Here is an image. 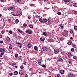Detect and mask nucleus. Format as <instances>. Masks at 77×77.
I'll return each mask as SVG.
<instances>
[{
  "mask_svg": "<svg viewBox=\"0 0 77 77\" xmlns=\"http://www.w3.org/2000/svg\"><path fill=\"white\" fill-rule=\"evenodd\" d=\"M73 6L75 7H77V4L75 3L73 4Z\"/></svg>",
  "mask_w": 77,
  "mask_h": 77,
  "instance_id": "27",
  "label": "nucleus"
},
{
  "mask_svg": "<svg viewBox=\"0 0 77 77\" xmlns=\"http://www.w3.org/2000/svg\"><path fill=\"white\" fill-rule=\"evenodd\" d=\"M6 39L8 41V42H10L11 41V39L9 37H7L6 38Z\"/></svg>",
  "mask_w": 77,
  "mask_h": 77,
  "instance_id": "12",
  "label": "nucleus"
},
{
  "mask_svg": "<svg viewBox=\"0 0 77 77\" xmlns=\"http://www.w3.org/2000/svg\"><path fill=\"white\" fill-rule=\"evenodd\" d=\"M71 50L72 51H74V48H72L71 49Z\"/></svg>",
  "mask_w": 77,
  "mask_h": 77,
  "instance_id": "48",
  "label": "nucleus"
},
{
  "mask_svg": "<svg viewBox=\"0 0 77 77\" xmlns=\"http://www.w3.org/2000/svg\"><path fill=\"white\" fill-rule=\"evenodd\" d=\"M3 36L2 35H0V38H2Z\"/></svg>",
  "mask_w": 77,
  "mask_h": 77,
  "instance_id": "58",
  "label": "nucleus"
},
{
  "mask_svg": "<svg viewBox=\"0 0 77 77\" xmlns=\"http://www.w3.org/2000/svg\"><path fill=\"white\" fill-rule=\"evenodd\" d=\"M69 77H75L74 75L72 74H70L68 75Z\"/></svg>",
  "mask_w": 77,
  "mask_h": 77,
  "instance_id": "8",
  "label": "nucleus"
},
{
  "mask_svg": "<svg viewBox=\"0 0 77 77\" xmlns=\"http://www.w3.org/2000/svg\"><path fill=\"white\" fill-rule=\"evenodd\" d=\"M69 64H71V60H70L69 61Z\"/></svg>",
  "mask_w": 77,
  "mask_h": 77,
  "instance_id": "54",
  "label": "nucleus"
},
{
  "mask_svg": "<svg viewBox=\"0 0 77 77\" xmlns=\"http://www.w3.org/2000/svg\"><path fill=\"white\" fill-rule=\"evenodd\" d=\"M9 48L10 49H12V46L9 47Z\"/></svg>",
  "mask_w": 77,
  "mask_h": 77,
  "instance_id": "51",
  "label": "nucleus"
},
{
  "mask_svg": "<svg viewBox=\"0 0 77 77\" xmlns=\"http://www.w3.org/2000/svg\"><path fill=\"white\" fill-rule=\"evenodd\" d=\"M61 41H63V40H64V38H61L60 39Z\"/></svg>",
  "mask_w": 77,
  "mask_h": 77,
  "instance_id": "42",
  "label": "nucleus"
},
{
  "mask_svg": "<svg viewBox=\"0 0 77 77\" xmlns=\"http://www.w3.org/2000/svg\"><path fill=\"white\" fill-rule=\"evenodd\" d=\"M14 37H16L17 36V34H14Z\"/></svg>",
  "mask_w": 77,
  "mask_h": 77,
  "instance_id": "55",
  "label": "nucleus"
},
{
  "mask_svg": "<svg viewBox=\"0 0 77 77\" xmlns=\"http://www.w3.org/2000/svg\"><path fill=\"white\" fill-rule=\"evenodd\" d=\"M42 49L43 51H46L47 50H48L47 48L45 47H43Z\"/></svg>",
  "mask_w": 77,
  "mask_h": 77,
  "instance_id": "5",
  "label": "nucleus"
},
{
  "mask_svg": "<svg viewBox=\"0 0 77 77\" xmlns=\"http://www.w3.org/2000/svg\"><path fill=\"white\" fill-rule=\"evenodd\" d=\"M16 44H18V45H22V44L20 43L19 42H16Z\"/></svg>",
  "mask_w": 77,
  "mask_h": 77,
  "instance_id": "26",
  "label": "nucleus"
},
{
  "mask_svg": "<svg viewBox=\"0 0 77 77\" xmlns=\"http://www.w3.org/2000/svg\"><path fill=\"white\" fill-rule=\"evenodd\" d=\"M18 72H17V71H15L14 72V75H17L18 74Z\"/></svg>",
  "mask_w": 77,
  "mask_h": 77,
  "instance_id": "22",
  "label": "nucleus"
},
{
  "mask_svg": "<svg viewBox=\"0 0 77 77\" xmlns=\"http://www.w3.org/2000/svg\"><path fill=\"white\" fill-rule=\"evenodd\" d=\"M74 29L76 31L77 30V26H74Z\"/></svg>",
  "mask_w": 77,
  "mask_h": 77,
  "instance_id": "21",
  "label": "nucleus"
},
{
  "mask_svg": "<svg viewBox=\"0 0 77 77\" xmlns=\"http://www.w3.org/2000/svg\"><path fill=\"white\" fill-rule=\"evenodd\" d=\"M3 43V41H0V43H1V44H2V43Z\"/></svg>",
  "mask_w": 77,
  "mask_h": 77,
  "instance_id": "60",
  "label": "nucleus"
},
{
  "mask_svg": "<svg viewBox=\"0 0 77 77\" xmlns=\"http://www.w3.org/2000/svg\"><path fill=\"white\" fill-rule=\"evenodd\" d=\"M18 22H19V21L18 19H16L15 20V23L16 24L18 23Z\"/></svg>",
  "mask_w": 77,
  "mask_h": 77,
  "instance_id": "17",
  "label": "nucleus"
},
{
  "mask_svg": "<svg viewBox=\"0 0 77 77\" xmlns=\"http://www.w3.org/2000/svg\"><path fill=\"white\" fill-rule=\"evenodd\" d=\"M51 41V39H48V42H50Z\"/></svg>",
  "mask_w": 77,
  "mask_h": 77,
  "instance_id": "63",
  "label": "nucleus"
},
{
  "mask_svg": "<svg viewBox=\"0 0 77 77\" xmlns=\"http://www.w3.org/2000/svg\"><path fill=\"white\" fill-rule=\"evenodd\" d=\"M48 24H51V20H50V19H48Z\"/></svg>",
  "mask_w": 77,
  "mask_h": 77,
  "instance_id": "9",
  "label": "nucleus"
},
{
  "mask_svg": "<svg viewBox=\"0 0 77 77\" xmlns=\"http://www.w3.org/2000/svg\"><path fill=\"white\" fill-rule=\"evenodd\" d=\"M30 6H34V4H30Z\"/></svg>",
  "mask_w": 77,
  "mask_h": 77,
  "instance_id": "45",
  "label": "nucleus"
},
{
  "mask_svg": "<svg viewBox=\"0 0 77 77\" xmlns=\"http://www.w3.org/2000/svg\"><path fill=\"white\" fill-rule=\"evenodd\" d=\"M38 63H41V61L40 60L38 61Z\"/></svg>",
  "mask_w": 77,
  "mask_h": 77,
  "instance_id": "43",
  "label": "nucleus"
},
{
  "mask_svg": "<svg viewBox=\"0 0 77 77\" xmlns=\"http://www.w3.org/2000/svg\"><path fill=\"white\" fill-rule=\"evenodd\" d=\"M19 32L20 33H23V32L21 31H20Z\"/></svg>",
  "mask_w": 77,
  "mask_h": 77,
  "instance_id": "57",
  "label": "nucleus"
},
{
  "mask_svg": "<svg viewBox=\"0 0 77 77\" xmlns=\"http://www.w3.org/2000/svg\"><path fill=\"white\" fill-rule=\"evenodd\" d=\"M51 42H53V40L52 39H51Z\"/></svg>",
  "mask_w": 77,
  "mask_h": 77,
  "instance_id": "61",
  "label": "nucleus"
},
{
  "mask_svg": "<svg viewBox=\"0 0 77 77\" xmlns=\"http://www.w3.org/2000/svg\"><path fill=\"white\" fill-rule=\"evenodd\" d=\"M12 9H13V7H10V10Z\"/></svg>",
  "mask_w": 77,
  "mask_h": 77,
  "instance_id": "50",
  "label": "nucleus"
},
{
  "mask_svg": "<svg viewBox=\"0 0 77 77\" xmlns=\"http://www.w3.org/2000/svg\"><path fill=\"white\" fill-rule=\"evenodd\" d=\"M60 75H59V74H58L56 75L55 77H59Z\"/></svg>",
  "mask_w": 77,
  "mask_h": 77,
  "instance_id": "36",
  "label": "nucleus"
},
{
  "mask_svg": "<svg viewBox=\"0 0 77 77\" xmlns=\"http://www.w3.org/2000/svg\"><path fill=\"white\" fill-rule=\"evenodd\" d=\"M68 57H71V56H72V55L70 53V54H68Z\"/></svg>",
  "mask_w": 77,
  "mask_h": 77,
  "instance_id": "15",
  "label": "nucleus"
},
{
  "mask_svg": "<svg viewBox=\"0 0 77 77\" xmlns=\"http://www.w3.org/2000/svg\"><path fill=\"white\" fill-rule=\"evenodd\" d=\"M23 26H24V27H26L27 26V24L26 23H24L23 24Z\"/></svg>",
  "mask_w": 77,
  "mask_h": 77,
  "instance_id": "35",
  "label": "nucleus"
},
{
  "mask_svg": "<svg viewBox=\"0 0 77 77\" xmlns=\"http://www.w3.org/2000/svg\"><path fill=\"white\" fill-rule=\"evenodd\" d=\"M68 32L66 30H64L63 32L62 33V35L64 36H67V35H68Z\"/></svg>",
  "mask_w": 77,
  "mask_h": 77,
  "instance_id": "1",
  "label": "nucleus"
},
{
  "mask_svg": "<svg viewBox=\"0 0 77 77\" xmlns=\"http://www.w3.org/2000/svg\"><path fill=\"white\" fill-rule=\"evenodd\" d=\"M21 14V11H18L16 13V14L15 15V16H18V15H20Z\"/></svg>",
  "mask_w": 77,
  "mask_h": 77,
  "instance_id": "3",
  "label": "nucleus"
},
{
  "mask_svg": "<svg viewBox=\"0 0 77 77\" xmlns=\"http://www.w3.org/2000/svg\"><path fill=\"white\" fill-rule=\"evenodd\" d=\"M9 75H10V76H12V72H10L9 73Z\"/></svg>",
  "mask_w": 77,
  "mask_h": 77,
  "instance_id": "34",
  "label": "nucleus"
},
{
  "mask_svg": "<svg viewBox=\"0 0 77 77\" xmlns=\"http://www.w3.org/2000/svg\"><path fill=\"white\" fill-rule=\"evenodd\" d=\"M72 47L74 48H76V47H77L76 46V45L74 44H72Z\"/></svg>",
  "mask_w": 77,
  "mask_h": 77,
  "instance_id": "16",
  "label": "nucleus"
},
{
  "mask_svg": "<svg viewBox=\"0 0 77 77\" xmlns=\"http://www.w3.org/2000/svg\"><path fill=\"white\" fill-rule=\"evenodd\" d=\"M64 72L63 70H61L60 71V72L61 74H64Z\"/></svg>",
  "mask_w": 77,
  "mask_h": 77,
  "instance_id": "13",
  "label": "nucleus"
},
{
  "mask_svg": "<svg viewBox=\"0 0 77 77\" xmlns=\"http://www.w3.org/2000/svg\"><path fill=\"white\" fill-rule=\"evenodd\" d=\"M9 32L10 34L11 35H12V33H13V32H12V31H9Z\"/></svg>",
  "mask_w": 77,
  "mask_h": 77,
  "instance_id": "29",
  "label": "nucleus"
},
{
  "mask_svg": "<svg viewBox=\"0 0 77 77\" xmlns=\"http://www.w3.org/2000/svg\"><path fill=\"white\" fill-rule=\"evenodd\" d=\"M63 25H62V24H61L60 25V27L61 29H63Z\"/></svg>",
  "mask_w": 77,
  "mask_h": 77,
  "instance_id": "14",
  "label": "nucleus"
},
{
  "mask_svg": "<svg viewBox=\"0 0 77 77\" xmlns=\"http://www.w3.org/2000/svg\"><path fill=\"white\" fill-rule=\"evenodd\" d=\"M26 32L27 33H28L29 34H31L32 32V31L30 30V29H27L26 31Z\"/></svg>",
  "mask_w": 77,
  "mask_h": 77,
  "instance_id": "2",
  "label": "nucleus"
},
{
  "mask_svg": "<svg viewBox=\"0 0 77 77\" xmlns=\"http://www.w3.org/2000/svg\"><path fill=\"white\" fill-rule=\"evenodd\" d=\"M15 57H18V54H15Z\"/></svg>",
  "mask_w": 77,
  "mask_h": 77,
  "instance_id": "37",
  "label": "nucleus"
},
{
  "mask_svg": "<svg viewBox=\"0 0 77 77\" xmlns=\"http://www.w3.org/2000/svg\"><path fill=\"white\" fill-rule=\"evenodd\" d=\"M32 68H30L29 69V71H32Z\"/></svg>",
  "mask_w": 77,
  "mask_h": 77,
  "instance_id": "53",
  "label": "nucleus"
},
{
  "mask_svg": "<svg viewBox=\"0 0 77 77\" xmlns=\"http://www.w3.org/2000/svg\"><path fill=\"white\" fill-rule=\"evenodd\" d=\"M14 67H15L16 68H18V67L17 66H15Z\"/></svg>",
  "mask_w": 77,
  "mask_h": 77,
  "instance_id": "64",
  "label": "nucleus"
},
{
  "mask_svg": "<svg viewBox=\"0 0 77 77\" xmlns=\"http://www.w3.org/2000/svg\"><path fill=\"white\" fill-rule=\"evenodd\" d=\"M69 12L70 13V14H72V15H73V13H72V10H70Z\"/></svg>",
  "mask_w": 77,
  "mask_h": 77,
  "instance_id": "33",
  "label": "nucleus"
},
{
  "mask_svg": "<svg viewBox=\"0 0 77 77\" xmlns=\"http://www.w3.org/2000/svg\"><path fill=\"white\" fill-rule=\"evenodd\" d=\"M40 39L41 41H44L45 40V38L43 37H42L40 38Z\"/></svg>",
  "mask_w": 77,
  "mask_h": 77,
  "instance_id": "10",
  "label": "nucleus"
},
{
  "mask_svg": "<svg viewBox=\"0 0 77 77\" xmlns=\"http://www.w3.org/2000/svg\"><path fill=\"white\" fill-rule=\"evenodd\" d=\"M17 30H18V32H19L21 31L19 29H17Z\"/></svg>",
  "mask_w": 77,
  "mask_h": 77,
  "instance_id": "62",
  "label": "nucleus"
},
{
  "mask_svg": "<svg viewBox=\"0 0 77 77\" xmlns=\"http://www.w3.org/2000/svg\"><path fill=\"white\" fill-rule=\"evenodd\" d=\"M29 27L30 28H31V29H32V28H33V26L32 25H30L29 26Z\"/></svg>",
  "mask_w": 77,
  "mask_h": 77,
  "instance_id": "25",
  "label": "nucleus"
},
{
  "mask_svg": "<svg viewBox=\"0 0 77 77\" xmlns=\"http://www.w3.org/2000/svg\"><path fill=\"white\" fill-rule=\"evenodd\" d=\"M34 49L35 50H36V51L38 50V47L36 46H35L34 47Z\"/></svg>",
  "mask_w": 77,
  "mask_h": 77,
  "instance_id": "24",
  "label": "nucleus"
},
{
  "mask_svg": "<svg viewBox=\"0 0 77 77\" xmlns=\"http://www.w3.org/2000/svg\"><path fill=\"white\" fill-rule=\"evenodd\" d=\"M11 14H12L13 15H14V16H15V15H16V14H14L13 12L11 13Z\"/></svg>",
  "mask_w": 77,
  "mask_h": 77,
  "instance_id": "52",
  "label": "nucleus"
},
{
  "mask_svg": "<svg viewBox=\"0 0 77 77\" xmlns=\"http://www.w3.org/2000/svg\"><path fill=\"white\" fill-rule=\"evenodd\" d=\"M59 61H60V62H62L63 60L62 59H60L58 60Z\"/></svg>",
  "mask_w": 77,
  "mask_h": 77,
  "instance_id": "31",
  "label": "nucleus"
},
{
  "mask_svg": "<svg viewBox=\"0 0 77 77\" xmlns=\"http://www.w3.org/2000/svg\"><path fill=\"white\" fill-rule=\"evenodd\" d=\"M43 22L44 21V22H47V21H48V19H47L45 18L43 19Z\"/></svg>",
  "mask_w": 77,
  "mask_h": 77,
  "instance_id": "18",
  "label": "nucleus"
},
{
  "mask_svg": "<svg viewBox=\"0 0 77 77\" xmlns=\"http://www.w3.org/2000/svg\"><path fill=\"white\" fill-rule=\"evenodd\" d=\"M16 65V63H13L12 64L13 65Z\"/></svg>",
  "mask_w": 77,
  "mask_h": 77,
  "instance_id": "59",
  "label": "nucleus"
},
{
  "mask_svg": "<svg viewBox=\"0 0 77 77\" xmlns=\"http://www.w3.org/2000/svg\"><path fill=\"white\" fill-rule=\"evenodd\" d=\"M57 14L58 15H61V13L60 12H58Z\"/></svg>",
  "mask_w": 77,
  "mask_h": 77,
  "instance_id": "40",
  "label": "nucleus"
},
{
  "mask_svg": "<svg viewBox=\"0 0 77 77\" xmlns=\"http://www.w3.org/2000/svg\"><path fill=\"white\" fill-rule=\"evenodd\" d=\"M43 35L45 36H46V35H47V33H46V32H44L43 33Z\"/></svg>",
  "mask_w": 77,
  "mask_h": 77,
  "instance_id": "39",
  "label": "nucleus"
},
{
  "mask_svg": "<svg viewBox=\"0 0 77 77\" xmlns=\"http://www.w3.org/2000/svg\"><path fill=\"white\" fill-rule=\"evenodd\" d=\"M42 67H43V68H46V66H45V65L43 64L42 65Z\"/></svg>",
  "mask_w": 77,
  "mask_h": 77,
  "instance_id": "28",
  "label": "nucleus"
},
{
  "mask_svg": "<svg viewBox=\"0 0 77 77\" xmlns=\"http://www.w3.org/2000/svg\"><path fill=\"white\" fill-rule=\"evenodd\" d=\"M23 68H24V67L23 66H20V68L21 69H23Z\"/></svg>",
  "mask_w": 77,
  "mask_h": 77,
  "instance_id": "38",
  "label": "nucleus"
},
{
  "mask_svg": "<svg viewBox=\"0 0 77 77\" xmlns=\"http://www.w3.org/2000/svg\"><path fill=\"white\" fill-rule=\"evenodd\" d=\"M23 64L24 65H26V62L24 61L23 62Z\"/></svg>",
  "mask_w": 77,
  "mask_h": 77,
  "instance_id": "47",
  "label": "nucleus"
},
{
  "mask_svg": "<svg viewBox=\"0 0 77 77\" xmlns=\"http://www.w3.org/2000/svg\"><path fill=\"white\" fill-rule=\"evenodd\" d=\"M17 3H20L21 2V0H16Z\"/></svg>",
  "mask_w": 77,
  "mask_h": 77,
  "instance_id": "30",
  "label": "nucleus"
},
{
  "mask_svg": "<svg viewBox=\"0 0 77 77\" xmlns=\"http://www.w3.org/2000/svg\"><path fill=\"white\" fill-rule=\"evenodd\" d=\"M74 14L75 15H76V14H77V11H74Z\"/></svg>",
  "mask_w": 77,
  "mask_h": 77,
  "instance_id": "32",
  "label": "nucleus"
},
{
  "mask_svg": "<svg viewBox=\"0 0 77 77\" xmlns=\"http://www.w3.org/2000/svg\"><path fill=\"white\" fill-rule=\"evenodd\" d=\"M19 74L20 75H24V71L22 70H21L19 72Z\"/></svg>",
  "mask_w": 77,
  "mask_h": 77,
  "instance_id": "4",
  "label": "nucleus"
},
{
  "mask_svg": "<svg viewBox=\"0 0 77 77\" xmlns=\"http://www.w3.org/2000/svg\"><path fill=\"white\" fill-rule=\"evenodd\" d=\"M3 51V52H5V50L2 48L0 49V52H2Z\"/></svg>",
  "mask_w": 77,
  "mask_h": 77,
  "instance_id": "19",
  "label": "nucleus"
},
{
  "mask_svg": "<svg viewBox=\"0 0 77 77\" xmlns=\"http://www.w3.org/2000/svg\"><path fill=\"white\" fill-rule=\"evenodd\" d=\"M4 53H5V52H3L2 53H1V54L3 56V54H4Z\"/></svg>",
  "mask_w": 77,
  "mask_h": 77,
  "instance_id": "44",
  "label": "nucleus"
},
{
  "mask_svg": "<svg viewBox=\"0 0 77 77\" xmlns=\"http://www.w3.org/2000/svg\"><path fill=\"white\" fill-rule=\"evenodd\" d=\"M39 21L40 23H44V21L41 18L39 19Z\"/></svg>",
  "mask_w": 77,
  "mask_h": 77,
  "instance_id": "7",
  "label": "nucleus"
},
{
  "mask_svg": "<svg viewBox=\"0 0 77 77\" xmlns=\"http://www.w3.org/2000/svg\"><path fill=\"white\" fill-rule=\"evenodd\" d=\"M74 59H75L77 58V57L74 56L73 57Z\"/></svg>",
  "mask_w": 77,
  "mask_h": 77,
  "instance_id": "41",
  "label": "nucleus"
},
{
  "mask_svg": "<svg viewBox=\"0 0 77 77\" xmlns=\"http://www.w3.org/2000/svg\"><path fill=\"white\" fill-rule=\"evenodd\" d=\"M1 33H2V34H3V33H4V31H3L2 30L1 32Z\"/></svg>",
  "mask_w": 77,
  "mask_h": 77,
  "instance_id": "49",
  "label": "nucleus"
},
{
  "mask_svg": "<svg viewBox=\"0 0 77 77\" xmlns=\"http://www.w3.org/2000/svg\"><path fill=\"white\" fill-rule=\"evenodd\" d=\"M64 2L65 3H69V0H64Z\"/></svg>",
  "mask_w": 77,
  "mask_h": 77,
  "instance_id": "23",
  "label": "nucleus"
},
{
  "mask_svg": "<svg viewBox=\"0 0 77 77\" xmlns=\"http://www.w3.org/2000/svg\"><path fill=\"white\" fill-rule=\"evenodd\" d=\"M70 33L71 34H72V30H70Z\"/></svg>",
  "mask_w": 77,
  "mask_h": 77,
  "instance_id": "46",
  "label": "nucleus"
},
{
  "mask_svg": "<svg viewBox=\"0 0 77 77\" xmlns=\"http://www.w3.org/2000/svg\"><path fill=\"white\" fill-rule=\"evenodd\" d=\"M54 53H55L57 54V53H58V52H59V51L57 49H55L54 50Z\"/></svg>",
  "mask_w": 77,
  "mask_h": 77,
  "instance_id": "6",
  "label": "nucleus"
},
{
  "mask_svg": "<svg viewBox=\"0 0 77 77\" xmlns=\"http://www.w3.org/2000/svg\"><path fill=\"white\" fill-rule=\"evenodd\" d=\"M8 21L9 22H11V19H8Z\"/></svg>",
  "mask_w": 77,
  "mask_h": 77,
  "instance_id": "56",
  "label": "nucleus"
},
{
  "mask_svg": "<svg viewBox=\"0 0 77 77\" xmlns=\"http://www.w3.org/2000/svg\"><path fill=\"white\" fill-rule=\"evenodd\" d=\"M72 44V42L71 41H69L68 42H67V44L68 45H71Z\"/></svg>",
  "mask_w": 77,
  "mask_h": 77,
  "instance_id": "20",
  "label": "nucleus"
},
{
  "mask_svg": "<svg viewBox=\"0 0 77 77\" xmlns=\"http://www.w3.org/2000/svg\"><path fill=\"white\" fill-rule=\"evenodd\" d=\"M28 48H31V47H32V44H29L28 45Z\"/></svg>",
  "mask_w": 77,
  "mask_h": 77,
  "instance_id": "11",
  "label": "nucleus"
}]
</instances>
